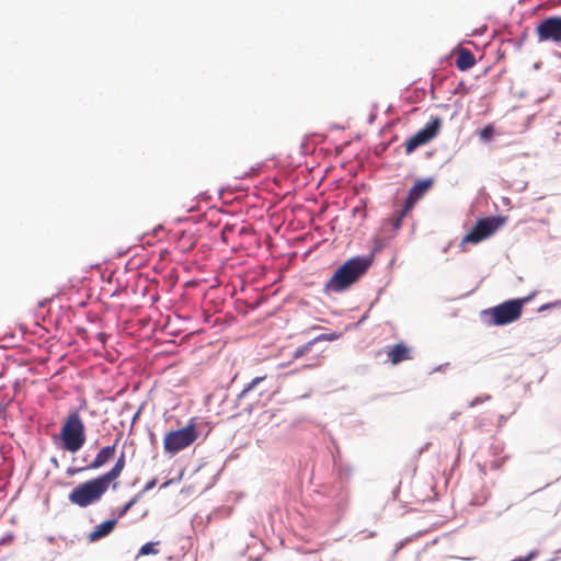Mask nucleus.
I'll list each match as a JSON object with an SVG mask.
<instances>
[{"mask_svg":"<svg viewBox=\"0 0 561 561\" xmlns=\"http://www.w3.org/2000/svg\"><path fill=\"white\" fill-rule=\"evenodd\" d=\"M138 501V495L129 500L118 512V517H123Z\"/></svg>","mask_w":561,"mask_h":561,"instance_id":"nucleus-20","label":"nucleus"},{"mask_svg":"<svg viewBox=\"0 0 561 561\" xmlns=\"http://www.w3.org/2000/svg\"><path fill=\"white\" fill-rule=\"evenodd\" d=\"M480 139L484 142L490 141L494 136V127L493 125H486L483 129L478 131Z\"/></svg>","mask_w":561,"mask_h":561,"instance_id":"nucleus-18","label":"nucleus"},{"mask_svg":"<svg viewBox=\"0 0 561 561\" xmlns=\"http://www.w3.org/2000/svg\"><path fill=\"white\" fill-rule=\"evenodd\" d=\"M370 265L371 260L367 256H355L345 261L324 284L323 293L331 295L347 290L366 274Z\"/></svg>","mask_w":561,"mask_h":561,"instance_id":"nucleus-1","label":"nucleus"},{"mask_svg":"<svg viewBox=\"0 0 561 561\" xmlns=\"http://www.w3.org/2000/svg\"><path fill=\"white\" fill-rule=\"evenodd\" d=\"M197 437L198 432L196 423L194 420H191L185 427L165 433L163 438V449L170 456H174L191 446Z\"/></svg>","mask_w":561,"mask_h":561,"instance_id":"nucleus-5","label":"nucleus"},{"mask_svg":"<svg viewBox=\"0 0 561 561\" xmlns=\"http://www.w3.org/2000/svg\"><path fill=\"white\" fill-rule=\"evenodd\" d=\"M61 447L69 453L80 450L87 440L85 425L78 411L70 412L60 428Z\"/></svg>","mask_w":561,"mask_h":561,"instance_id":"nucleus-2","label":"nucleus"},{"mask_svg":"<svg viewBox=\"0 0 561 561\" xmlns=\"http://www.w3.org/2000/svg\"><path fill=\"white\" fill-rule=\"evenodd\" d=\"M528 298L511 299L493 308L483 310L481 316L489 325H505L517 321L523 312L524 304Z\"/></svg>","mask_w":561,"mask_h":561,"instance_id":"nucleus-4","label":"nucleus"},{"mask_svg":"<svg viewBox=\"0 0 561 561\" xmlns=\"http://www.w3.org/2000/svg\"><path fill=\"white\" fill-rule=\"evenodd\" d=\"M387 356H388V360L392 365H398L404 360H409L412 358L411 348L402 342L397 343L393 346L389 347L387 350Z\"/></svg>","mask_w":561,"mask_h":561,"instance_id":"nucleus-10","label":"nucleus"},{"mask_svg":"<svg viewBox=\"0 0 561 561\" xmlns=\"http://www.w3.org/2000/svg\"><path fill=\"white\" fill-rule=\"evenodd\" d=\"M410 211H404V208L402 207L400 210H398L392 217L387 219L382 226L383 230L389 232L391 236H394L398 230L402 226L403 218L409 214Z\"/></svg>","mask_w":561,"mask_h":561,"instance_id":"nucleus-13","label":"nucleus"},{"mask_svg":"<svg viewBox=\"0 0 561 561\" xmlns=\"http://www.w3.org/2000/svg\"><path fill=\"white\" fill-rule=\"evenodd\" d=\"M539 42L561 43V15L549 16L536 27Z\"/></svg>","mask_w":561,"mask_h":561,"instance_id":"nucleus-8","label":"nucleus"},{"mask_svg":"<svg viewBox=\"0 0 561 561\" xmlns=\"http://www.w3.org/2000/svg\"><path fill=\"white\" fill-rule=\"evenodd\" d=\"M442 118L433 117L422 129L405 141V153L410 154L419 147L433 140L442 129Z\"/></svg>","mask_w":561,"mask_h":561,"instance_id":"nucleus-6","label":"nucleus"},{"mask_svg":"<svg viewBox=\"0 0 561 561\" xmlns=\"http://www.w3.org/2000/svg\"><path fill=\"white\" fill-rule=\"evenodd\" d=\"M156 485V479L149 481L146 486H145V490L148 491L150 489H152L153 486Z\"/></svg>","mask_w":561,"mask_h":561,"instance_id":"nucleus-22","label":"nucleus"},{"mask_svg":"<svg viewBox=\"0 0 561 561\" xmlns=\"http://www.w3.org/2000/svg\"><path fill=\"white\" fill-rule=\"evenodd\" d=\"M432 185L433 181L431 179L417 181L408 193V197L403 205L404 211H411Z\"/></svg>","mask_w":561,"mask_h":561,"instance_id":"nucleus-9","label":"nucleus"},{"mask_svg":"<svg viewBox=\"0 0 561 561\" xmlns=\"http://www.w3.org/2000/svg\"><path fill=\"white\" fill-rule=\"evenodd\" d=\"M157 553H158V550L154 549V543L147 542L140 548L138 556H148V554H157Z\"/></svg>","mask_w":561,"mask_h":561,"instance_id":"nucleus-19","label":"nucleus"},{"mask_svg":"<svg viewBox=\"0 0 561 561\" xmlns=\"http://www.w3.org/2000/svg\"><path fill=\"white\" fill-rule=\"evenodd\" d=\"M266 391H267V389H265V390H263V391H260V392H259V396H262V394H263L264 392H266Z\"/></svg>","mask_w":561,"mask_h":561,"instance_id":"nucleus-23","label":"nucleus"},{"mask_svg":"<svg viewBox=\"0 0 561 561\" xmlns=\"http://www.w3.org/2000/svg\"><path fill=\"white\" fill-rule=\"evenodd\" d=\"M266 379V376H260L252 379V381L238 394V402H241L243 398H245L252 390L255 389L257 385L263 382Z\"/></svg>","mask_w":561,"mask_h":561,"instance_id":"nucleus-17","label":"nucleus"},{"mask_svg":"<svg viewBox=\"0 0 561 561\" xmlns=\"http://www.w3.org/2000/svg\"><path fill=\"white\" fill-rule=\"evenodd\" d=\"M117 440L112 446H105L100 449L95 458L89 463L87 469L95 470L106 465L115 455Z\"/></svg>","mask_w":561,"mask_h":561,"instance_id":"nucleus-11","label":"nucleus"},{"mask_svg":"<svg viewBox=\"0 0 561 561\" xmlns=\"http://www.w3.org/2000/svg\"><path fill=\"white\" fill-rule=\"evenodd\" d=\"M476 65L474 55L467 48H459L457 50L456 67L466 71Z\"/></svg>","mask_w":561,"mask_h":561,"instance_id":"nucleus-14","label":"nucleus"},{"mask_svg":"<svg viewBox=\"0 0 561 561\" xmlns=\"http://www.w3.org/2000/svg\"><path fill=\"white\" fill-rule=\"evenodd\" d=\"M125 465H126L125 454L122 453L121 456L117 458L115 465L111 468V470H108L107 472H105L101 476L111 485L112 482H114L115 480H117L121 477V474L125 468Z\"/></svg>","mask_w":561,"mask_h":561,"instance_id":"nucleus-15","label":"nucleus"},{"mask_svg":"<svg viewBox=\"0 0 561 561\" xmlns=\"http://www.w3.org/2000/svg\"><path fill=\"white\" fill-rule=\"evenodd\" d=\"M490 399H491L490 394H484V396L477 397L472 401H470L469 407L473 408V407H476V405H478L480 403L489 401Z\"/></svg>","mask_w":561,"mask_h":561,"instance_id":"nucleus-21","label":"nucleus"},{"mask_svg":"<svg viewBox=\"0 0 561 561\" xmlns=\"http://www.w3.org/2000/svg\"><path fill=\"white\" fill-rule=\"evenodd\" d=\"M110 489L102 476L78 484L68 495V500L79 507L98 503Z\"/></svg>","mask_w":561,"mask_h":561,"instance_id":"nucleus-3","label":"nucleus"},{"mask_svg":"<svg viewBox=\"0 0 561 561\" xmlns=\"http://www.w3.org/2000/svg\"><path fill=\"white\" fill-rule=\"evenodd\" d=\"M334 339L333 335L328 334H320L319 336L314 337L313 340L309 341L308 343L297 347L294 352V358H299L304 356L306 353H308L312 345L319 341H332Z\"/></svg>","mask_w":561,"mask_h":561,"instance_id":"nucleus-16","label":"nucleus"},{"mask_svg":"<svg viewBox=\"0 0 561 561\" xmlns=\"http://www.w3.org/2000/svg\"><path fill=\"white\" fill-rule=\"evenodd\" d=\"M502 219L489 217L479 219L473 228L463 237L462 243H478L492 236L501 226Z\"/></svg>","mask_w":561,"mask_h":561,"instance_id":"nucleus-7","label":"nucleus"},{"mask_svg":"<svg viewBox=\"0 0 561 561\" xmlns=\"http://www.w3.org/2000/svg\"><path fill=\"white\" fill-rule=\"evenodd\" d=\"M117 524L116 519H107L94 527V529L88 535V538L91 542L98 541L101 538L110 535Z\"/></svg>","mask_w":561,"mask_h":561,"instance_id":"nucleus-12","label":"nucleus"}]
</instances>
